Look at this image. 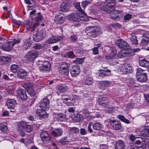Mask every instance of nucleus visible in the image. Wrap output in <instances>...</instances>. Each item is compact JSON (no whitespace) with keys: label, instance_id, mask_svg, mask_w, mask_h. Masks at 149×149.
Returning <instances> with one entry per match:
<instances>
[{"label":"nucleus","instance_id":"nucleus-1","mask_svg":"<svg viewBox=\"0 0 149 149\" xmlns=\"http://www.w3.org/2000/svg\"><path fill=\"white\" fill-rule=\"evenodd\" d=\"M77 9L79 10V13H73L68 15L67 17L68 19L75 22H79L80 20L85 22L88 21L89 18L81 7L78 6Z\"/></svg>","mask_w":149,"mask_h":149},{"label":"nucleus","instance_id":"nucleus-2","mask_svg":"<svg viewBox=\"0 0 149 149\" xmlns=\"http://www.w3.org/2000/svg\"><path fill=\"white\" fill-rule=\"evenodd\" d=\"M20 41L19 39H14L5 44L0 43V49L5 51H9L16 44L19 43Z\"/></svg>","mask_w":149,"mask_h":149},{"label":"nucleus","instance_id":"nucleus-3","mask_svg":"<svg viewBox=\"0 0 149 149\" xmlns=\"http://www.w3.org/2000/svg\"><path fill=\"white\" fill-rule=\"evenodd\" d=\"M116 0H105L104 2L105 6L101 7V9L108 13H111V9L115 8L114 5L116 4Z\"/></svg>","mask_w":149,"mask_h":149},{"label":"nucleus","instance_id":"nucleus-4","mask_svg":"<svg viewBox=\"0 0 149 149\" xmlns=\"http://www.w3.org/2000/svg\"><path fill=\"white\" fill-rule=\"evenodd\" d=\"M101 31V29L97 26H88L85 32L88 37L93 38L98 35Z\"/></svg>","mask_w":149,"mask_h":149},{"label":"nucleus","instance_id":"nucleus-5","mask_svg":"<svg viewBox=\"0 0 149 149\" xmlns=\"http://www.w3.org/2000/svg\"><path fill=\"white\" fill-rule=\"evenodd\" d=\"M144 70L141 68H137L136 69V76L138 81L141 82H144L147 79V76Z\"/></svg>","mask_w":149,"mask_h":149},{"label":"nucleus","instance_id":"nucleus-6","mask_svg":"<svg viewBox=\"0 0 149 149\" xmlns=\"http://www.w3.org/2000/svg\"><path fill=\"white\" fill-rule=\"evenodd\" d=\"M46 34V31L44 29L38 30L37 33H33L32 36L33 39L36 42H39L45 37Z\"/></svg>","mask_w":149,"mask_h":149},{"label":"nucleus","instance_id":"nucleus-7","mask_svg":"<svg viewBox=\"0 0 149 149\" xmlns=\"http://www.w3.org/2000/svg\"><path fill=\"white\" fill-rule=\"evenodd\" d=\"M18 127L25 129L28 133L31 132L33 130V128L32 125L29 124L28 123L25 121H22L17 124Z\"/></svg>","mask_w":149,"mask_h":149},{"label":"nucleus","instance_id":"nucleus-8","mask_svg":"<svg viewBox=\"0 0 149 149\" xmlns=\"http://www.w3.org/2000/svg\"><path fill=\"white\" fill-rule=\"evenodd\" d=\"M39 68L40 71L43 73L49 72L51 68L50 63L47 61L42 62L40 66L39 67Z\"/></svg>","mask_w":149,"mask_h":149},{"label":"nucleus","instance_id":"nucleus-9","mask_svg":"<svg viewBox=\"0 0 149 149\" xmlns=\"http://www.w3.org/2000/svg\"><path fill=\"white\" fill-rule=\"evenodd\" d=\"M38 55V52L35 50L28 52L25 56V60L26 62H31L33 61Z\"/></svg>","mask_w":149,"mask_h":149},{"label":"nucleus","instance_id":"nucleus-10","mask_svg":"<svg viewBox=\"0 0 149 149\" xmlns=\"http://www.w3.org/2000/svg\"><path fill=\"white\" fill-rule=\"evenodd\" d=\"M112 12L109 13L111 18L114 20H118L120 19V17L122 16V14L123 13V12L120 10L114 9H111Z\"/></svg>","mask_w":149,"mask_h":149},{"label":"nucleus","instance_id":"nucleus-11","mask_svg":"<svg viewBox=\"0 0 149 149\" xmlns=\"http://www.w3.org/2000/svg\"><path fill=\"white\" fill-rule=\"evenodd\" d=\"M17 96L21 98L23 101H25L27 98L25 91L22 88H18L17 91Z\"/></svg>","mask_w":149,"mask_h":149},{"label":"nucleus","instance_id":"nucleus-12","mask_svg":"<svg viewBox=\"0 0 149 149\" xmlns=\"http://www.w3.org/2000/svg\"><path fill=\"white\" fill-rule=\"evenodd\" d=\"M49 104V100L47 97L43 98L39 103V106L40 108L45 109H47Z\"/></svg>","mask_w":149,"mask_h":149},{"label":"nucleus","instance_id":"nucleus-13","mask_svg":"<svg viewBox=\"0 0 149 149\" xmlns=\"http://www.w3.org/2000/svg\"><path fill=\"white\" fill-rule=\"evenodd\" d=\"M116 44L119 47L121 48L126 49L129 47L128 43L124 40L122 39L117 40L115 42Z\"/></svg>","mask_w":149,"mask_h":149},{"label":"nucleus","instance_id":"nucleus-14","mask_svg":"<svg viewBox=\"0 0 149 149\" xmlns=\"http://www.w3.org/2000/svg\"><path fill=\"white\" fill-rule=\"evenodd\" d=\"M109 122L115 130H118L120 129L121 126L119 120H110Z\"/></svg>","mask_w":149,"mask_h":149},{"label":"nucleus","instance_id":"nucleus-15","mask_svg":"<svg viewBox=\"0 0 149 149\" xmlns=\"http://www.w3.org/2000/svg\"><path fill=\"white\" fill-rule=\"evenodd\" d=\"M70 4L67 1H64L61 3L60 10L62 11L67 12L70 10Z\"/></svg>","mask_w":149,"mask_h":149},{"label":"nucleus","instance_id":"nucleus-16","mask_svg":"<svg viewBox=\"0 0 149 149\" xmlns=\"http://www.w3.org/2000/svg\"><path fill=\"white\" fill-rule=\"evenodd\" d=\"M24 23L26 29L32 32L35 30V24H33V22H30L28 20H26L24 21Z\"/></svg>","mask_w":149,"mask_h":149},{"label":"nucleus","instance_id":"nucleus-17","mask_svg":"<svg viewBox=\"0 0 149 149\" xmlns=\"http://www.w3.org/2000/svg\"><path fill=\"white\" fill-rule=\"evenodd\" d=\"M80 70L79 66L78 65H73L70 69V72L72 76L74 77L79 74Z\"/></svg>","mask_w":149,"mask_h":149},{"label":"nucleus","instance_id":"nucleus-18","mask_svg":"<svg viewBox=\"0 0 149 149\" xmlns=\"http://www.w3.org/2000/svg\"><path fill=\"white\" fill-rule=\"evenodd\" d=\"M136 137L140 138V140H137L135 142V144L138 145V146L136 147L138 148H146V143L145 141V139H144L143 138L142 139V137Z\"/></svg>","mask_w":149,"mask_h":149},{"label":"nucleus","instance_id":"nucleus-19","mask_svg":"<svg viewBox=\"0 0 149 149\" xmlns=\"http://www.w3.org/2000/svg\"><path fill=\"white\" fill-rule=\"evenodd\" d=\"M45 109H38L37 110L36 112L37 114L39 116L40 119L45 118L48 117V115L46 113Z\"/></svg>","mask_w":149,"mask_h":149},{"label":"nucleus","instance_id":"nucleus-20","mask_svg":"<svg viewBox=\"0 0 149 149\" xmlns=\"http://www.w3.org/2000/svg\"><path fill=\"white\" fill-rule=\"evenodd\" d=\"M63 37L61 36L51 37L47 40V42L49 44H51L56 43V42L61 40L63 39Z\"/></svg>","mask_w":149,"mask_h":149},{"label":"nucleus","instance_id":"nucleus-21","mask_svg":"<svg viewBox=\"0 0 149 149\" xmlns=\"http://www.w3.org/2000/svg\"><path fill=\"white\" fill-rule=\"evenodd\" d=\"M108 98L106 97H104L98 99V103L102 107H107L109 105V103L107 101H106Z\"/></svg>","mask_w":149,"mask_h":149},{"label":"nucleus","instance_id":"nucleus-22","mask_svg":"<svg viewBox=\"0 0 149 149\" xmlns=\"http://www.w3.org/2000/svg\"><path fill=\"white\" fill-rule=\"evenodd\" d=\"M6 104L9 109H14L17 104V103L16 101L14 99H10L7 100Z\"/></svg>","mask_w":149,"mask_h":149},{"label":"nucleus","instance_id":"nucleus-23","mask_svg":"<svg viewBox=\"0 0 149 149\" xmlns=\"http://www.w3.org/2000/svg\"><path fill=\"white\" fill-rule=\"evenodd\" d=\"M65 18V17L63 15L56 16L54 18V20L56 23L61 24L64 22Z\"/></svg>","mask_w":149,"mask_h":149},{"label":"nucleus","instance_id":"nucleus-24","mask_svg":"<svg viewBox=\"0 0 149 149\" xmlns=\"http://www.w3.org/2000/svg\"><path fill=\"white\" fill-rule=\"evenodd\" d=\"M132 68L129 64L125 63L123 64L122 65L121 70L122 72L126 74V73H130L131 72Z\"/></svg>","mask_w":149,"mask_h":149},{"label":"nucleus","instance_id":"nucleus-25","mask_svg":"<svg viewBox=\"0 0 149 149\" xmlns=\"http://www.w3.org/2000/svg\"><path fill=\"white\" fill-rule=\"evenodd\" d=\"M63 132V129L61 128L55 129L52 131V136L55 137H58L62 135Z\"/></svg>","mask_w":149,"mask_h":149},{"label":"nucleus","instance_id":"nucleus-26","mask_svg":"<svg viewBox=\"0 0 149 149\" xmlns=\"http://www.w3.org/2000/svg\"><path fill=\"white\" fill-rule=\"evenodd\" d=\"M124 147H125V145L123 141L119 140L116 141V145L115 146V149H121Z\"/></svg>","mask_w":149,"mask_h":149},{"label":"nucleus","instance_id":"nucleus-27","mask_svg":"<svg viewBox=\"0 0 149 149\" xmlns=\"http://www.w3.org/2000/svg\"><path fill=\"white\" fill-rule=\"evenodd\" d=\"M111 74V71L108 69L106 70H101L99 72V75L100 77H104L109 76Z\"/></svg>","mask_w":149,"mask_h":149},{"label":"nucleus","instance_id":"nucleus-28","mask_svg":"<svg viewBox=\"0 0 149 149\" xmlns=\"http://www.w3.org/2000/svg\"><path fill=\"white\" fill-rule=\"evenodd\" d=\"M32 42L30 41V38L24 42V43L23 45V50H26L29 49L31 46Z\"/></svg>","mask_w":149,"mask_h":149},{"label":"nucleus","instance_id":"nucleus-29","mask_svg":"<svg viewBox=\"0 0 149 149\" xmlns=\"http://www.w3.org/2000/svg\"><path fill=\"white\" fill-rule=\"evenodd\" d=\"M17 76L21 79L25 78L27 77V73L23 69H20L18 71Z\"/></svg>","mask_w":149,"mask_h":149},{"label":"nucleus","instance_id":"nucleus-30","mask_svg":"<svg viewBox=\"0 0 149 149\" xmlns=\"http://www.w3.org/2000/svg\"><path fill=\"white\" fill-rule=\"evenodd\" d=\"M139 63L140 65L142 67H148L149 66V61L145 59L139 60Z\"/></svg>","mask_w":149,"mask_h":149},{"label":"nucleus","instance_id":"nucleus-31","mask_svg":"<svg viewBox=\"0 0 149 149\" xmlns=\"http://www.w3.org/2000/svg\"><path fill=\"white\" fill-rule=\"evenodd\" d=\"M73 119L74 122L79 123L83 120V117L81 114H77L74 115Z\"/></svg>","mask_w":149,"mask_h":149},{"label":"nucleus","instance_id":"nucleus-32","mask_svg":"<svg viewBox=\"0 0 149 149\" xmlns=\"http://www.w3.org/2000/svg\"><path fill=\"white\" fill-rule=\"evenodd\" d=\"M34 18H36V22H35L33 24H35V28H36V27L39 24V22L41 21L42 19V15H41L40 13H38L36 15V16L35 17H34Z\"/></svg>","mask_w":149,"mask_h":149},{"label":"nucleus","instance_id":"nucleus-33","mask_svg":"<svg viewBox=\"0 0 149 149\" xmlns=\"http://www.w3.org/2000/svg\"><path fill=\"white\" fill-rule=\"evenodd\" d=\"M57 89L61 92L65 93L68 91V88L66 85L63 84L58 85Z\"/></svg>","mask_w":149,"mask_h":149},{"label":"nucleus","instance_id":"nucleus-34","mask_svg":"<svg viewBox=\"0 0 149 149\" xmlns=\"http://www.w3.org/2000/svg\"><path fill=\"white\" fill-rule=\"evenodd\" d=\"M92 126L94 130L97 131L101 130L103 128L102 124L99 123H94Z\"/></svg>","mask_w":149,"mask_h":149},{"label":"nucleus","instance_id":"nucleus-35","mask_svg":"<svg viewBox=\"0 0 149 149\" xmlns=\"http://www.w3.org/2000/svg\"><path fill=\"white\" fill-rule=\"evenodd\" d=\"M75 95H73L70 97V101H68L66 102V104L69 106H72L75 104Z\"/></svg>","mask_w":149,"mask_h":149},{"label":"nucleus","instance_id":"nucleus-36","mask_svg":"<svg viewBox=\"0 0 149 149\" xmlns=\"http://www.w3.org/2000/svg\"><path fill=\"white\" fill-rule=\"evenodd\" d=\"M0 60L3 62V63H6L11 61V59L7 56H3L0 57Z\"/></svg>","mask_w":149,"mask_h":149},{"label":"nucleus","instance_id":"nucleus-37","mask_svg":"<svg viewBox=\"0 0 149 149\" xmlns=\"http://www.w3.org/2000/svg\"><path fill=\"white\" fill-rule=\"evenodd\" d=\"M57 118L60 121H64L66 120V115L62 113H60L57 114Z\"/></svg>","mask_w":149,"mask_h":149},{"label":"nucleus","instance_id":"nucleus-38","mask_svg":"<svg viewBox=\"0 0 149 149\" xmlns=\"http://www.w3.org/2000/svg\"><path fill=\"white\" fill-rule=\"evenodd\" d=\"M0 130L3 132H6L8 130V128L6 124L0 123Z\"/></svg>","mask_w":149,"mask_h":149},{"label":"nucleus","instance_id":"nucleus-39","mask_svg":"<svg viewBox=\"0 0 149 149\" xmlns=\"http://www.w3.org/2000/svg\"><path fill=\"white\" fill-rule=\"evenodd\" d=\"M69 131L72 134H77L79 132V129L77 127H73L70 128Z\"/></svg>","mask_w":149,"mask_h":149},{"label":"nucleus","instance_id":"nucleus-40","mask_svg":"<svg viewBox=\"0 0 149 149\" xmlns=\"http://www.w3.org/2000/svg\"><path fill=\"white\" fill-rule=\"evenodd\" d=\"M59 72L62 75L65 76H67L69 73V68L60 69L59 71Z\"/></svg>","mask_w":149,"mask_h":149},{"label":"nucleus","instance_id":"nucleus-41","mask_svg":"<svg viewBox=\"0 0 149 149\" xmlns=\"http://www.w3.org/2000/svg\"><path fill=\"white\" fill-rule=\"evenodd\" d=\"M60 68L61 69L69 68V64L65 62H61L60 63Z\"/></svg>","mask_w":149,"mask_h":149},{"label":"nucleus","instance_id":"nucleus-42","mask_svg":"<svg viewBox=\"0 0 149 149\" xmlns=\"http://www.w3.org/2000/svg\"><path fill=\"white\" fill-rule=\"evenodd\" d=\"M10 70L11 72L16 73L18 70V66L16 65L13 64L11 66Z\"/></svg>","mask_w":149,"mask_h":149},{"label":"nucleus","instance_id":"nucleus-43","mask_svg":"<svg viewBox=\"0 0 149 149\" xmlns=\"http://www.w3.org/2000/svg\"><path fill=\"white\" fill-rule=\"evenodd\" d=\"M40 136L41 139H44V138L47 137L49 136V135L47 131L45 130H42L40 133Z\"/></svg>","mask_w":149,"mask_h":149},{"label":"nucleus","instance_id":"nucleus-44","mask_svg":"<svg viewBox=\"0 0 149 149\" xmlns=\"http://www.w3.org/2000/svg\"><path fill=\"white\" fill-rule=\"evenodd\" d=\"M149 43V39H145L144 38L141 39L140 44L142 46L147 45Z\"/></svg>","mask_w":149,"mask_h":149},{"label":"nucleus","instance_id":"nucleus-45","mask_svg":"<svg viewBox=\"0 0 149 149\" xmlns=\"http://www.w3.org/2000/svg\"><path fill=\"white\" fill-rule=\"evenodd\" d=\"M42 141L44 144H49L50 143L51 139L50 137L49 136L47 137H45L44 139L41 140Z\"/></svg>","mask_w":149,"mask_h":149},{"label":"nucleus","instance_id":"nucleus-46","mask_svg":"<svg viewBox=\"0 0 149 149\" xmlns=\"http://www.w3.org/2000/svg\"><path fill=\"white\" fill-rule=\"evenodd\" d=\"M93 83V79L92 77H87L86 79L85 84L88 85H91Z\"/></svg>","mask_w":149,"mask_h":149},{"label":"nucleus","instance_id":"nucleus-47","mask_svg":"<svg viewBox=\"0 0 149 149\" xmlns=\"http://www.w3.org/2000/svg\"><path fill=\"white\" fill-rule=\"evenodd\" d=\"M116 53L117 52L116 51H113L112 52H111L109 54V56H106V58L107 59H111L113 58L116 55Z\"/></svg>","mask_w":149,"mask_h":149},{"label":"nucleus","instance_id":"nucleus-48","mask_svg":"<svg viewBox=\"0 0 149 149\" xmlns=\"http://www.w3.org/2000/svg\"><path fill=\"white\" fill-rule=\"evenodd\" d=\"M27 92L31 97H34L35 95L36 92L33 89L31 88L27 90Z\"/></svg>","mask_w":149,"mask_h":149},{"label":"nucleus","instance_id":"nucleus-49","mask_svg":"<svg viewBox=\"0 0 149 149\" xmlns=\"http://www.w3.org/2000/svg\"><path fill=\"white\" fill-rule=\"evenodd\" d=\"M130 39L132 42V44L135 45L138 44L137 40L136 37V36H132Z\"/></svg>","mask_w":149,"mask_h":149},{"label":"nucleus","instance_id":"nucleus-50","mask_svg":"<svg viewBox=\"0 0 149 149\" xmlns=\"http://www.w3.org/2000/svg\"><path fill=\"white\" fill-rule=\"evenodd\" d=\"M126 54L127 53L125 52L124 50L118 52V56L120 58H124L126 56Z\"/></svg>","mask_w":149,"mask_h":149},{"label":"nucleus","instance_id":"nucleus-51","mask_svg":"<svg viewBox=\"0 0 149 149\" xmlns=\"http://www.w3.org/2000/svg\"><path fill=\"white\" fill-rule=\"evenodd\" d=\"M84 58H77L76 60L73 61L75 63L81 64L84 61Z\"/></svg>","mask_w":149,"mask_h":149},{"label":"nucleus","instance_id":"nucleus-52","mask_svg":"<svg viewBox=\"0 0 149 149\" xmlns=\"http://www.w3.org/2000/svg\"><path fill=\"white\" fill-rule=\"evenodd\" d=\"M23 129L22 128H20L19 127L18 132L19 133L20 135L22 137H24L26 136L27 134L25 133V131L22 130Z\"/></svg>","mask_w":149,"mask_h":149},{"label":"nucleus","instance_id":"nucleus-53","mask_svg":"<svg viewBox=\"0 0 149 149\" xmlns=\"http://www.w3.org/2000/svg\"><path fill=\"white\" fill-rule=\"evenodd\" d=\"M91 2L89 1H83L81 3L82 6L83 8H84L86 6L89 4Z\"/></svg>","mask_w":149,"mask_h":149},{"label":"nucleus","instance_id":"nucleus-54","mask_svg":"<svg viewBox=\"0 0 149 149\" xmlns=\"http://www.w3.org/2000/svg\"><path fill=\"white\" fill-rule=\"evenodd\" d=\"M42 45L38 43H36L34 45L33 47L36 49H41Z\"/></svg>","mask_w":149,"mask_h":149},{"label":"nucleus","instance_id":"nucleus-55","mask_svg":"<svg viewBox=\"0 0 149 149\" xmlns=\"http://www.w3.org/2000/svg\"><path fill=\"white\" fill-rule=\"evenodd\" d=\"M104 84V82L103 81H100L98 83V85L99 86V87L102 89H105V86H104V84Z\"/></svg>","mask_w":149,"mask_h":149},{"label":"nucleus","instance_id":"nucleus-56","mask_svg":"<svg viewBox=\"0 0 149 149\" xmlns=\"http://www.w3.org/2000/svg\"><path fill=\"white\" fill-rule=\"evenodd\" d=\"M70 40L72 42H75L77 40V37L75 35H72L70 36Z\"/></svg>","mask_w":149,"mask_h":149},{"label":"nucleus","instance_id":"nucleus-57","mask_svg":"<svg viewBox=\"0 0 149 149\" xmlns=\"http://www.w3.org/2000/svg\"><path fill=\"white\" fill-rule=\"evenodd\" d=\"M132 16L131 15L127 13L124 16V18L125 20H129L132 18Z\"/></svg>","mask_w":149,"mask_h":149},{"label":"nucleus","instance_id":"nucleus-58","mask_svg":"<svg viewBox=\"0 0 149 149\" xmlns=\"http://www.w3.org/2000/svg\"><path fill=\"white\" fill-rule=\"evenodd\" d=\"M68 56L71 58H72L74 57L75 55L72 51H70L67 53Z\"/></svg>","mask_w":149,"mask_h":149},{"label":"nucleus","instance_id":"nucleus-59","mask_svg":"<svg viewBox=\"0 0 149 149\" xmlns=\"http://www.w3.org/2000/svg\"><path fill=\"white\" fill-rule=\"evenodd\" d=\"M35 99L36 97L30 99L28 101V105L30 106H31L34 103Z\"/></svg>","mask_w":149,"mask_h":149},{"label":"nucleus","instance_id":"nucleus-60","mask_svg":"<svg viewBox=\"0 0 149 149\" xmlns=\"http://www.w3.org/2000/svg\"><path fill=\"white\" fill-rule=\"evenodd\" d=\"M79 93L81 96H82L83 97L84 96L86 97H87V94L86 92L85 91H81L79 92Z\"/></svg>","mask_w":149,"mask_h":149},{"label":"nucleus","instance_id":"nucleus-61","mask_svg":"<svg viewBox=\"0 0 149 149\" xmlns=\"http://www.w3.org/2000/svg\"><path fill=\"white\" fill-rule=\"evenodd\" d=\"M70 97L68 95H63L62 96V99L63 100H65L68 102V101H70L69 99Z\"/></svg>","mask_w":149,"mask_h":149},{"label":"nucleus","instance_id":"nucleus-62","mask_svg":"<svg viewBox=\"0 0 149 149\" xmlns=\"http://www.w3.org/2000/svg\"><path fill=\"white\" fill-rule=\"evenodd\" d=\"M143 37L145 39H149V32H146L144 33L143 35Z\"/></svg>","mask_w":149,"mask_h":149},{"label":"nucleus","instance_id":"nucleus-63","mask_svg":"<svg viewBox=\"0 0 149 149\" xmlns=\"http://www.w3.org/2000/svg\"><path fill=\"white\" fill-rule=\"evenodd\" d=\"M104 82V84H104V86L106 87H107L109 86L111 84V82L109 81H103Z\"/></svg>","mask_w":149,"mask_h":149},{"label":"nucleus","instance_id":"nucleus-64","mask_svg":"<svg viewBox=\"0 0 149 149\" xmlns=\"http://www.w3.org/2000/svg\"><path fill=\"white\" fill-rule=\"evenodd\" d=\"M129 147L130 149H145L144 148H139L136 147L133 144H130L129 145Z\"/></svg>","mask_w":149,"mask_h":149}]
</instances>
